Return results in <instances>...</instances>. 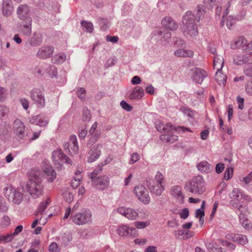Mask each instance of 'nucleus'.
Returning a JSON list of instances; mask_svg holds the SVG:
<instances>
[{
	"mask_svg": "<svg viewBox=\"0 0 252 252\" xmlns=\"http://www.w3.org/2000/svg\"><path fill=\"white\" fill-rule=\"evenodd\" d=\"M188 232H186L185 235H184L185 233L184 230H178L175 232V236L179 239H188V238L192 236L193 234L192 232H190L189 233L191 234V235L189 236H188Z\"/></svg>",
	"mask_w": 252,
	"mask_h": 252,
	"instance_id": "obj_38",
	"label": "nucleus"
},
{
	"mask_svg": "<svg viewBox=\"0 0 252 252\" xmlns=\"http://www.w3.org/2000/svg\"><path fill=\"white\" fill-rule=\"evenodd\" d=\"M236 23V19L231 16H229L226 21V25L228 29H230L231 27L235 24Z\"/></svg>",
	"mask_w": 252,
	"mask_h": 252,
	"instance_id": "obj_45",
	"label": "nucleus"
},
{
	"mask_svg": "<svg viewBox=\"0 0 252 252\" xmlns=\"http://www.w3.org/2000/svg\"><path fill=\"white\" fill-rule=\"evenodd\" d=\"M7 91L3 87H0V102H3L6 99Z\"/></svg>",
	"mask_w": 252,
	"mask_h": 252,
	"instance_id": "obj_49",
	"label": "nucleus"
},
{
	"mask_svg": "<svg viewBox=\"0 0 252 252\" xmlns=\"http://www.w3.org/2000/svg\"><path fill=\"white\" fill-rule=\"evenodd\" d=\"M121 106L123 108L127 111H130L132 110V107L128 104L126 101L123 100L121 102Z\"/></svg>",
	"mask_w": 252,
	"mask_h": 252,
	"instance_id": "obj_58",
	"label": "nucleus"
},
{
	"mask_svg": "<svg viewBox=\"0 0 252 252\" xmlns=\"http://www.w3.org/2000/svg\"><path fill=\"white\" fill-rule=\"evenodd\" d=\"M162 131L164 132L168 133V132H173L174 131L177 132L178 133H184L186 132H192V131L189 128L185 127V126H178L177 127H173L171 124H166L164 126L162 125ZM161 126L160 124L159 126H158V128H160L161 129ZM159 130L158 129V131Z\"/></svg>",
	"mask_w": 252,
	"mask_h": 252,
	"instance_id": "obj_13",
	"label": "nucleus"
},
{
	"mask_svg": "<svg viewBox=\"0 0 252 252\" xmlns=\"http://www.w3.org/2000/svg\"><path fill=\"white\" fill-rule=\"evenodd\" d=\"M158 184H160V186H158V190L161 191L164 189L165 182L163 179V176L161 174H158Z\"/></svg>",
	"mask_w": 252,
	"mask_h": 252,
	"instance_id": "obj_46",
	"label": "nucleus"
},
{
	"mask_svg": "<svg viewBox=\"0 0 252 252\" xmlns=\"http://www.w3.org/2000/svg\"><path fill=\"white\" fill-rule=\"evenodd\" d=\"M134 226L137 229L145 228L150 224V221L148 220L145 222L136 221L133 223Z\"/></svg>",
	"mask_w": 252,
	"mask_h": 252,
	"instance_id": "obj_37",
	"label": "nucleus"
},
{
	"mask_svg": "<svg viewBox=\"0 0 252 252\" xmlns=\"http://www.w3.org/2000/svg\"><path fill=\"white\" fill-rule=\"evenodd\" d=\"M14 239L13 236L12 234H8L6 235H0V243H7L11 241Z\"/></svg>",
	"mask_w": 252,
	"mask_h": 252,
	"instance_id": "obj_39",
	"label": "nucleus"
},
{
	"mask_svg": "<svg viewBox=\"0 0 252 252\" xmlns=\"http://www.w3.org/2000/svg\"><path fill=\"white\" fill-rule=\"evenodd\" d=\"M140 159V156L137 153H133L131 155L130 159L129 160V163L130 164H132L135 163L136 161L139 160Z\"/></svg>",
	"mask_w": 252,
	"mask_h": 252,
	"instance_id": "obj_50",
	"label": "nucleus"
},
{
	"mask_svg": "<svg viewBox=\"0 0 252 252\" xmlns=\"http://www.w3.org/2000/svg\"><path fill=\"white\" fill-rule=\"evenodd\" d=\"M245 74L249 76H252V64L248 65L245 70Z\"/></svg>",
	"mask_w": 252,
	"mask_h": 252,
	"instance_id": "obj_60",
	"label": "nucleus"
},
{
	"mask_svg": "<svg viewBox=\"0 0 252 252\" xmlns=\"http://www.w3.org/2000/svg\"><path fill=\"white\" fill-rule=\"evenodd\" d=\"M160 139L162 140L166 139L167 141L172 143L175 141H176L178 139V137L176 135H172L171 136H169V135H161L160 136Z\"/></svg>",
	"mask_w": 252,
	"mask_h": 252,
	"instance_id": "obj_42",
	"label": "nucleus"
},
{
	"mask_svg": "<svg viewBox=\"0 0 252 252\" xmlns=\"http://www.w3.org/2000/svg\"><path fill=\"white\" fill-rule=\"evenodd\" d=\"M252 61V52H246L236 56L234 58V63L241 65Z\"/></svg>",
	"mask_w": 252,
	"mask_h": 252,
	"instance_id": "obj_16",
	"label": "nucleus"
},
{
	"mask_svg": "<svg viewBox=\"0 0 252 252\" xmlns=\"http://www.w3.org/2000/svg\"><path fill=\"white\" fill-rule=\"evenodd\" d=\"M246 91L248 94H252V81L247 83L246 87Z\"/></svg>",
	"mask_w": 252,
	"mask_h": 252,
	"instance_id": "obj_64",
	"label": "nucleus"
},
{
	"mask_svg": "<svg viewBox=\"0 0 252 252\" xmlns=\"http://www.w3.org/2000/svg\"><path fill=\"white\" fill-rule=\"evenodd\" d=\"M101 145L98 144L91 149L89 152V156L88 158V162H94L99 158L101 155Z\"/></svg>",
	"mask_w": 252,
	"mask_h": 252,
	"instance_id": "obj_18",
	"label": "nucleus"
},
{
	"mask_svg": "<svg viewBox=\"0 0 252 252\" xmlns=\"http://www.w3.org/2000/svg\"><path fill=\"white\" fill-rule=\"evenodd\" d=\"M230 196L232 199L240 201L242 199V197H242V195L238 189H234L232 192L230 193Z\"/></svg>",
	"mask_w": 252,
	"mask_h": 252,
	"instance_id": "obj_35",
	"label": "nucleus"
},
{
	"mask_svg": "<svg viewBox=\"0 0 252 252\" xmlns=\"http://www.w3.org/2000/svg\"><path fill=\"white\" fill-rule=\"evenodd\" d=\"M77 96L81 99H84L86 96V90L84 88H80L77 91Z\"/></svg>",
	"mask_w": 252,
	"mask_h": 252,
	"instance_id": "obj_53",
	"label": "nucleus"
},
{
	"mask_svg": "<svg viewBox=\"0 0 252 252\" xmlns=\"http://www.w3.org/2000/svg\"><path fill=\"white\" fill-rule=\"evenodd\" d=\"M193 79L197 83L201 84L203 79L207 76V73L204 70L200 68H195L194 70Z\"/></svg>",
	"mask_w": 252,
	"mask_h": 252,
	"instance_id": "obj_25",
	"label": "nucleus"
},
{
	"mask_svg": "<svg viewBox=\"0 0 252 252\" xmlns=\"http://www.w3.org/2000/svg\"><path fill=\"white\" fill-rule=\"evenodd\" d=\"M81 180L80 177H74L71 181V186L73 188H76L79 186L81 184Z\"/></svg>",
	"mask_w": 252,
	"mask_h": 252,
	"instance_id": "obj_47",
	"label": "nucleus"
},
{
	"mask_svg": "<svg viewBox=\"0 0 252 252\" xmlns=\"http://www.w3.org/2000/svg\"><path fill=\"white\" fill-rule=\"evenodd\" d=\"M54 48L53 46H44L41 47L37 53V57L39 59L49 58L53 54Z\"/></svg>",
	"mask_w": 252,
	"mask_h": 252,
	"instance_id": "obj_19",
	"label": "nucleus"
},
{
	"mask_svg": "<svg viewBox=\"0 0 252 252\" xmlns=\"http://www.w3.org/2000/svg\"><path fill=\"white\" fill-rule=\"evenodd\" d=\"M81 25L84 28V30L86 32H92L94 30V26L93 24L88 21H84L81 22Z\"/></svg>",
	"mask_w": 252,
	"mask_h": 252,
	"instance_id": "obj_36",
	"label": "nucleus"
},
{
	"mask_svg": "<svg viewBox=\"0 0 252 252\" xmlns=\"http://www.w3.org/2000/svg\"><path fill=\"white\" fill-rule=\"evenodd\" d=\"M10 223V220L7 216H4L1 219V224L2 226H7Z\"/></svg>",
	"mask_w": 252,
	"mask_h": 252,
	"instance_id": "obj_57",
	"label": "nucleus"
},
{
	"mask_svg": "<svg viewBox=\"0 0 252 252\" xmlns=\"http://www.w3.org/2000/svg\"><path fill=\"white\" fill-rule=\"evenodd\" d=\"M32 20L31 17H28L27 21L23 22V24L20 27L21 32L26 35H30L32 33Z\"/></svg>",
	"mask_w": 252,
	"mask_h": 252,
	"instance_id": "obj_21",
	"label": "nucleus"
},
{
	"mask_svg": "<svg viewBox=\"0 0 252 252\" xmlns=\"http://www.w3.org/2000/svg\"><path fill=\"white\" fill-rule=\"evenodd\" d=\"M25 126L24 123L19 119H16L13 124V129L15 134L20 138L25 137Z\"/></svg>",
	"mask_w": 252,
	"mask_h": 252,
	"instance_id": "obj_17",
	"label": "nucleus"
},
{
	"mask_svg": "<svg viewBox=\"0 0 252 252\" xmlns=\"http://www.w3.org/2000/svg\"><path fill=\"white\" fill-rule=\"evenodd\" d=\"M237 103L238 104V108L242 110L244 108V99L240 96L237 97Z\"/></svg>",
	"mask_w": 252,
	"mask_h": 252,
	"instance_id": "obj_62",
	"label": "nucleus"
},
{
	"mask_svg": "<svg viewBox=\"0 0 252 252\" xmlns=\"http://www.w3.org/2000/svg\"><path fill=\"white\" fill-rule=\"evenodd\" d=\"M117 212L130 220H134L138 217V213L133 209L121 207L117 209Z\"/></svg>",
	"mask_w": 252,
	"mask_h": 252,
	"instance_id": "obj_14",
	"label": "nucleus"
},
{
	"mask_svg": "<svg viewBox=\"0 0 252 252\" xmlns=\"http://www.w3.org/2000/svg\"><path fill=\"white\" fill-rule=\"evenodd\" d=\"M4 193L8 200L16 204H19L23 200V194L12 186L5 188Z\"/></svg>",
	"mask_w": 252,
	"mask_h": 252,
	"instance_id": "obj_6",
	"label": "nucleus"
},
{
	"mask_svg": "<svg viewBox=\"0 0 252 252\" xmlns=\"http://www.w3.org/2000/svg\"><path fill=\"white\" fill-rule=\"evenodd\" d=\"M134 243L135 245L144 246L147 244V240L146 238H137L134 240Z\"/></svg>",
	"mask_w": 252,
	"mask_h": 252,
	"instance_id": "obj_55",
	"label": "nucleus"
},
{
	"mask_svg": "<svg viewBox=\"0 0 252 252\" xmlns=\"http://www.w3.org/2000/svg\"><path fill=\"white\" fill-rule=\"evenodd\" d=\"M224 64L223 57L220 55H216L214 59V68L217 71L216 74V80L220 85L222 83L223 85V81H225V77L220 72L222 69Z\"/></svg>",
	"mask_w": 252,
	"mask_h": 252,
	"instance_id": "obj_8",
	"label": "nucleus"
},
{
	"mask_svg": "<svg viewBox=\"0 0 252 252\" xmlns=\"http://www.w3.org/2000/svg\"><path fill=\"white\" fill-rule=\"evenodd\" d=\"M98 136L96 134L91 137L89 140L88 146H92L98 139Z\"/></svg>",
	"mask_w": 252,
	"mask_h": 252,
	"instance_id": "obj_61",
	"label": "nucleus"
},
{
	"mask_svg": "<svg viewBox=\"0 0 252 252\" xmlns=\"http://www.w3.org/2000/svg\"><path fill=\"white\" fill-rule=\"evenodd\" d=\"M175 55L179 57H192L193 55V53L190 50L178 49L175 52Z\"/></svg>",
	"mask_w": 252,
	"mask_h": 252,
	"instance_id": "obj_30",
	"label": "nucleus"
},
{
	"mask_svg": "<svg viewBox=\"0 0 252 252\" xmlns=\"http://www.w3.org/2000/svg\"><path fill=\"white\" fill-rule=\"evenodd\" d=\"M13 8L11 0H3L2 11V14L6 17L9 16L13 11Z\"/></svg>",
	"mask_w": 252,
	"mask_h": 252,
	"instance_id": "obj_26",
	"label": "nucleus"
},
{
	"mask_svg": "<svg viewBox=\"0 0 252 252\" xmlns=\"http://www.w3.org/2000/svg\"><path fill=\"white\" fill-rule=\"evenodd\" d=\"M171 193L180 203L184 202V196L181 187L178 186H174L171 189Z\"/></svg>",
	"mask_w": 252,
	"mask_h": 252,
	"instance_id": "obj_22",
	"label": "nucleus"
},
{
	"mask_svg": "<svg viewBox=\"0 0 252 252\" xmlns=\"http://www.w3.org/2000/svg\"><path fill=\"white\" fill-rule=\"evenodd\" d=\"M52 158L57 168H61L64 163L72 164L71 160L61 149H57L53 152Z\"/></svg>",
	"mask_w": 252,
	"mask_h": 252,
	"instance_id": "obj_7",
	"label": "nucleus"
},
{
	"mask_svg": "<svg viewBox=\"0 0 252 252\" xmlns=\"http://www.w3.org/2000/svg\"><path fill=\"white\" fill-rule=\"evenodd\" d=\"M50 252H59L60 250L58 244L56 242L52 243L49 247Z\"/></svg>",
	"mask_w": 252,
	"mask_h": 252,
	"instance_id": "obj_48",
	"label": "nucleus"
},
{
	"mask_svg": "<svg viewBox=\"0 0 252 252\" xmlns=\"http://www.w3.org/2000/svg\"><path fill=\"white\" fill-rule=\"evenodd\" d=\"M92 213L90 210L72 214L70 217L72 221L78 225L86 224L92 221Z\"/></svg>",
	"mask_w": 252,
	"mask_h": 252,
	"instance_id": "obj_5",
	"label": "nucleus"
},
{
	"mask_svg": "<svg viewBox=\"0 0 252 252\" xmlns=\"http://www.w3.org/2000/svg\"><path fill=\"white\" fill-rule=\"evenodd\" d=\"M66 55L64 53H59L55 55L52 59L54 63L60 64L63 63L66 60Z\"/></svg>",
	"mask_w": 252,
	"mask_h": 252,
	"instance_id": "obj_32",
	"label": "nucleus"
},
{
	"mask_svg": "<svg viewBox=\"0 0 252 252\" xmlns=\"http://www.w3.org/2000/svg\"><path fill=\"white\" fill-rule=\"evenodd\" d=\"M42 175L38 169H32L29 172V180L27 183V188L31 195L33 198H37L43 195V186Z\"/></svg>",
	"mask_w": 252,
	"mask_h": 252,
	"instance_id": "obj_1",
	"label": "nucleus"
},
{
	"mask_svg": "<svg viewBox=\"0 0 252 252\" xmlns=\"http://www.w3.org/2000/svg\"><path fill=\"white\" fill-rule=\"evenodd\" d=\"M184 25V33L189 34L191 36L197 35L198 33L197 26L194 23V15L190 11L186 12L183 19Z\"/></svg>",
	"mask_w": 252,
	"mask_h": 252,
	"instance_id": "obj_3",
	"label": "nucleus"
},
{
	"mask_svg": "<svg viewBox=\"0 0 252 252\" xmlns=\"http://www.w3.org/2000/svg\"><path fill=\"white\" fill-rule=\"evenodd\" d=\"M63 196L65 201L68 203L71 202L73 199V196L70 192H65L63 193Z\"/></svg>",
	"mask_w": 252,
	"mask_h": 252,
	"instance_id": "obj_52",
	"label": "nucleus"
},
{
	"mask_svg": "<svg viewBox=\"0 0 252 252\" xmlns=\"http://www.w3.org/2000/svg\"><path fill=\"white\" fill-rule=\"evenodd\" d=\"M50 203L51 200L49 198L41 202L36 211L37 215H42Z\"/></svg>",
	"mask_w": 252,
	"mask_h": 252,
	"instance_id": "obj_33",
	"label": "nucleus"
},
{
	"mask_svg": "<svg viewBox=\"0 0 252 252\" xmlns=\"http://www.w3.org/2000/svg\"><path fill=\"white\" fill-rule=\"evenodd\" d=\"M188 187L189 191L193 193L201 194L206 190L204 180L200 176L193 178Z\"/></svg>",
	"mask_w": 252,
	"mask_h": 252,
	"instance_id": "obj_4",
	"label": "nucleus"
},
{
	"mask_svg": "<svg viewBox=\"0 0 252 252\" xmlns=\"http://www.w3.org/2000/svg\"><path fill=\"white\" fill-rule=\"evenodd\" d=\"M233 173V168L231 167H227L224 173V178L226 180H228L230 178H231L232 177Z\"/></svg>",
	"mask_w": 252,
	"mask_h": 252,
	"instance_id": "obj_43",
	"label": "nucleus"
},
{
	"mask_svg": "<svg viewBox=\"0 0 252 252\" xmlns=\"http://www.w3.org/2000/svg\"><path fill=\"white\" fill-rule=\"evenodd\" d=\"M204 211L202 209H197L196 211L195 216L196 218H199V221L202 223L203 222V219L202 218L204 216Z\"/></svg>",
	"mask_w": 252,
	"mask_h": 252,
	"instance_id": "obj_51",
	"label": "nucleus"
},
{
	"mask_svg": "<svg viewBox=\"0 0 252 252\" xmlns=\"http://www.w3.org/2000/svg\"><path fill=\"white\" fill-rule=\"evenodd\" d=\"M220 243L222 246L228 247L231 249H234L235 248V246L233 244L226 240H220Z\"/></svg>",
	"mask_w": 252,
	"mask_h": 252,
	"instance_id": "obj_59",
	"label": "nucleus"
},
{
	"mask_svg": "<svg viewBox=\"0 0 252 252\" xmlns=\"http://www.w3.org/2000/svg\"><path fill=\"white\" fill-rule=\"evenodd\" d=\"M31 98L36 103L38 107L42 108L45 105L44 95L40 89H33L31 92Z\"/></svg>",
	"mask_w": 252,
	"mask_h": 252,
	"instance_id": "obj_11",
	"label": "nucleus"
},
{
	"mask_svg": "<svg viewBox=\"0 0 252 252\" xmlns=\"http://www.w3.org/2000/svg\"><path fill=\"white\" fill-rule=\"evenodd\" d=\"M101 171L100 169L98 170H94L90 175L92 179V186L98 190H104L107 189L109 185V178L106 175L98 176L99 172Z\"/></svg>",
	"mask_w": 252,
	"mask_h": 252,
	"instance_id": "obj_2",
	"label": "nucleus"
},
{
	"mask_svg": "<svg viewBox=\"0 0 252 252\" xmlns=\"http://www.w3.org/2000/svg\"><path fill=\"white\" fill-rule=\"evenodd\" d=\"M144 95V92L143 88L136 86L132 90L129 95V98L131 99H141Z\"/></svg>",
	"mask_w": 252,
	"mask_h": 252,
	"instance_id": "obj_28",
	"label": "nucleus"
},
{
	"mask_svg": "<svg viewBox=\"0 0 252 252\" xmlns=\"http://www.w3.org/2000/svg\"><path fill=\"white\" fill-rule=\"evenodd\" d=\"M35 72L38 74L44 75L45 73H48L55 76L57 73V69L55 66L49 65L42 63L35 67Z\"/></svg>",
	"mask_w": 252,
	"mask_h": 252,
	"instance_id": "obj_12",
	"label": "nucleus"
},
{
	"mask_svg": "<svg viewBox=\"0 0 252 252\" xmlns=\"http://www.w3.org/2000/svg\"><path fill=\"white\" fill-rule=\"evenodd\" d=\"M226 238L227 240L237 242L242 245H245L248 242L247 237L245 235L239 234H228L226 235Z\"/></svg>",
	"mask_w": 252,
	"mask_h": 252,
	"instance_id": "obj_20",
	"label": "nucleus"
},
{
	"mask_svg": "<svg viewBox=\"0 0 252 252\" xmlns=\"http://www.w3.org/2000/svg\"><path fill=\"white\" fill-rule=\"evenodd\" d=\"M212 252H222V248L217 244H215L210 248Z\"/></svg>",
	"mask_w": 252,
	"mask_h": 252,
	"instance_id": "obj_63",
	"label": "nucleus"
},
{
	"mask_svg": "<svg viewBox=\"0 0 252 252\" xmlns=\"http://www.w3.org/2000/svg\"><path fill=\"white\" fill-rule=\"evenodd\" d=\"M9 108L2 105H0V120H1L4 117L8 114L9 113Z\"/></svg>",
	"mask_w": 252,
	"mask_h": 252,
	"instance_id": "obj_41",
	"label": "nucleus"
},
{
	"mask_svg": "<svg viewBox=\"0 0 252 252\" xmlns=\"http://www.w3.org/2000/svg\"><path fill=\"white\" fill-rule=\"evenodd\" d=\"M29 12L30 9L27 5H20L18 8L17 11L19 18L24 21H27V18L30 17L28 16Z\"/></svg>",
	"mask_w": 252,
	"mask_h": 252,
	"instance_id": "obj_23",
	"label": "nucleus"
},
{
	"mask_svg": "<svg viewBox=\"0 0 252 252\" xmlns=\"http://www.w3.org/2000/svg\"><path fill=\"white\" fill-rule=\"evenodd\" d=\"M149 189L151 191H153L155 193L157 194V191L158 190L157 189H156V187L157 186V181L155 182L153 180H150L149 181Z\"/></svg>",
	"mask_w": 252,
	"mask_h": 252,
	"instance_id": "obj_44",
	"label": "nucleus"
},
{
	"mask_svg": "<svg viewBox=\"0 0 252 252\" xmlns=\"http://www.w3.org/2000/svg\"><path fill=\"white\" fill-rule=\"evenodd\" d=\"M240 221L245 229H249L252 228V223L250 221L246 218L244 214L241 213L239 215Z\"/></svg>",
	"mask_w": 252,
	"mask_h": 252,
	"instance_id": "obj_34",
	"label": "nucleus"
},
{
	"mask_svg": "<svg viewBox=\"0 0 252 252\" xmlns=\"http://www.w3.org/2000/svg\"><path fill=\"white\" fill-rule=\"evenodd\" d=\"M198 169L202 172L208 173L212 169L210 164L207 161H202L197 165Z\"/></svg>",
	"mask_w": 252,
	"mask_h": 252,
	"instance_id": "obj_31",
	"label": "nucleus"
},
{
	"mask_svg": "<svg viewBox=\"0 0 252 252\" xmlns=\"http://www.w3.org/2000/svg\"><path fill=\"white\" fill-rule=\"evenodd\" d=\"M235 48H242L244 50L249 49L252 47V43H247V39L244 37H238L234 42Z\"/></svg>",
	"mask_w": 252,
	"mask_h": 252,
	"instance_id": "obj_24",
	"label": "nucleus"
},
{
	"mask_svg": "<svg viewBox=\"0 0 252 252\" xmlns=\"http://www.w3.org/2000/svg\"><path fill=\"white\" fill-rule=\"evenodd\" d=\"M87 133L88 131L86 127H82L79 129V136L80 138L83 139L85 138V137L86 136L87 134Z\"/></svg>",
	"mask_w": 252,
	"mask_h": 252,
	"instance_id": "obj_56",
	"label": "nucleus"
},
{
	"mask_svg": "<svg viewBox=\"0 0 252 252\" xmlns=\"http://www.w3.org/2000/svg\"><path fill=\"white\" fill-rule=\"evenodd\" d=\"M42 169L45 174L47 181L53 182L57 176V173L53 167L49 164L44 163L42 165Z\"/></svg>",
	"mask_w": 252,
	"mask_h": 252,
	"instance_id": "obj_15",
	"label": "nucleus"
},
{
	"mask_svg": "<svg viewBox=\"0 0 252 252\" xmlns=\"http://www.w3.org/2000/svg\"><path fill=\"white\" fill-rule=\"evenodd\" d=\"M161 24L166 30H174L178 27L177 23L170 17H165L162 20Z\"/></svg>",
	"mask_w": 252,
	"mask_h": 252,
	"instance_id": "obj_27",
	"label": "nucleus"
},
{
	"mask_svg": "<svg viewBox=\"0 0 252 252\" xmlns=\"http://www.w3.org/2000/svg\"><path fill=\"white\" fill-rule=\"evenodd\" d=\"M133 193L139 201L145 204L150 202V197L147 189L144 186L139 184L136 186L133 189Z\"/></svg>",
	"mask_w": 252,
	"mask_h": 252,
	"instance_id": "obj_9",
	"label": "nucleus"
},
{
	"mask_svg": "<svg viewBox=\"0 0 252 252\" xmlns=\"http://www.w3.org/2000/svg\"><path fill=\"white\" fill-rule=\"evenodd\" d=\"M116 232L119 236L123 237H136L138 236V232L136 228L126 224L119 226Z\"/></svg>",
	"mask_w": 252,
	"mask_h": 252,
	"instance_id": "obj_10",
	"label": "nucleus"
},
{
	"mask_svg": "<svg viewBox=\"0 0 252 252\" xmlns=\"http://www.w3.org/2000/svg\"><path fill=\"white\" fill-rule=\"evenodd\" d=\"M180 217L182 219H186L189 215V211L187 208H184L179 213Z\"/></svg>",
	"mask_w": 252,
	"mask_h": 252,
	"instance_id": "obj_54",
	"label": "nucleus"
},
{
	"mask_svg": "<svg viewBox=\"0 0 252 252\" xmlns=\"http://www.w3.org/2000/svg\"><path fill=\"white\" fill-rule=\"evenodd\" d=\"M91 119L90 111L87 108H84L83 110L82 119L84 122H89Z\"/></svg>",
	"mask_w": 252,
	"mask_h": 252,
	"instance_id": "obj_40",
	"label": "nucleus"
},
{
	"mask_svg": "<svg viewBox=\"0 0 252 252\" xmlns=\"http://www.w3.org/2000/svg\"><path fill=\"white\" fill-rule=\"evenodd\" d=\"M30 123L36 125H38L40 126H46L48 124V121L45 118H42L39 116H36L30 120Z\"/></svg>",
	"mask_w": 252,
	"mask_h": 252,
	"instance_id": "obj_29",
	"label": "nucleus"
}]
</instances>
